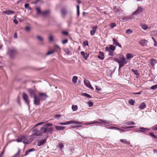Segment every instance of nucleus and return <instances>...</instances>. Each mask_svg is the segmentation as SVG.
Masks as SVG:
<instances>
[{
    "label": "nucleus",
    "mask_w": 157,
    "mask_h": 157,
    "mask_svg": "<svg viewBox=\"0 0 157 157\" xmlns=\"http://www.w3.org/2000/svg\"><path fill=\"white\" fill-rule=\"evenodd\" d=\"M113 59L119 64V68L122 67L128 62V61L125 60V58L123 56H121L119 58H115Z\"/></svg>",
    "instance_id": "nucleus-1"
},
{
    "label": "nucleus",
    "mask_w": 157,
    "mask_h": 157,
    "mask_svg": "<svg viewBox=\"0 0 157 157\" xmlns=\"http://www.w3.org/2000/svg\"><path fill=\"white\" fill-rule=\"evenodd\" d=\"M17 52V50L15 48L11 47L8 48L7 54L10 58H13Z\"/></svg>",
    "instance_id": "nucleus-2"
},
{
    "label": "nucleus",
    "mask_w": 157,
    "mask_h": 157,
    "mask_svg": "<svg viewBox=\"0 0 157 157\" xmlns=\"http://www.w3.org/2000/svg\"><path fill=\"white\" fill-rule=\"evenodd\" d=\"M41 134L44 133H52L53 132V129L51 127H47L44 126L41 127L40 129Z\"/></svg>",
    "instance_id": "nucleus-3"
},
{
    "label": "nucleus",
    "mask_w": 157,
    "mask_h": 157,
    "mask_svg": "<svg viewBox=\"0 0 157 157\" xmlns=\"http://www.w3.org/2000/svg\"><path fill=\"white\" fill-rule=\"evenodd\" d=\"M83 124L82 122H78L76 121L71 120L68 121H67L64 123H60L59 124L60 125H66L69 124Z\"/></svg>",
    "instance_id": "nucleus-4"
},
{
    "label": "nucleus",
    "mask_w": 157,
    "mask_h": 157,
    "mask_svg": "<svg viewBox=\"0 0 157 157\" xmlns=\"http://www.w3.org/2000/svg\"><path fill=\"white\" fill-rule=\"evenodd\" d=\"M23 98L24 100L25 101L27 104L29 108V102L30 101L29 99L28 95L25 93H24L23 94Z\"/></svg>",
    "instance_id": "nucleus-5"
},
{
    "label": "nucleus",
    "mask_w": 157,
    "mask_h": 157,
    "mask_svg": "<svg viewBox=\"0 0 157 157\" xmlns=\"http://www.w3.org/2000/svg\"><path fill=\"white\" fill-rule=\"evenodd\" d=\"M39 97L40 101H44L48 97L47 95L44 93H40L38 94Z\"/></svg>",
    "instance_id": "nucleus-6"
},
{
    "label": "nucleus",
    "mask_w": 157,
    "mask_h": 157,
    "mask_svg": "<svg viewBox=\"0 0 157 157\" xmlns=\"http://www.w3.org/2000/svg\"><path fill=\"white\" fill-rule=\"evenodd\" d=\"M143 8L142 7L138 6L136 10L133 13L132 15H138L143 11Z\"/></svg>",
    "instance_id": "nucleus-7"
},
{
    "label": "nucleus",
    "mask_w": 157,
    "mask_h": 157,
    "mask_svg": "<svg viewBox=\"0 0 157 157\" xmlns=\"http://www.w3.org/2000/svg\"><path fill=\"white\" fill-rule=\"evenodd\" d=\"M34 99V104L36 105H39L40 104V100L39 97L35 96Z\"/></svg>",
    "instance_id": "nucleus-8"
},
{
    "label": "nucleus",
    "mask_w": 157,
    "mask_h": 157,
    "mask_svg": "<svg viewBox=\"0 0 157 157\" xmlns=\"http://www.w3.org/2000/svg\"><path fill=\"white\" fill-rule=\"evenodd\" d=\"M32 135L36 136H40L42 135L40 131L38 130L37 129H35L32 131Z\"/></svg>",
    "instance_id": "nucleus-9"
},
{
    "label": "nucleus",
    "mask_w": 157,
    "mask_h": 157,
    "mask_svg": "<svg viewBox=\"0 0 157 157\" xmlns=\"http://www.w3.org/2000/svg\"><path fill=\"white\" fill-rule=\"evenodd\" d=\"M28 91L31 98H34L35 96H36L35 91L33 89H29L28 90Z\"/></svg>",
    "instance_id": "nucleus-10"
},
{
    "label": "nucleus",
    "mask_w": 157,
    "mask_h": 157,
    "mask_svg": "<svg viewBox=\"0 0 157 157\" xmlns=\"http://www.w3.org/2000/svg\"><path fill=\"white\" fill-rule=\"evenodd\" d=\"M132 18L131 16H128L126 17H121V19L122 21L125 22L127 21L128 20H130Z\"/></svg>",
    "instance_id": "nucleus-11"
},
{
    "label": "nucleus",
    "mask_w": 157,
    "mask_h": 157,
    "mask_svg": "<svg viewBox=\"0 0 157 157\" xmlns=\"http://www.w3.org/2000/svg\"><path fill=\"white\" fill-rule=\"evenodd\" d=\"M140 129L138 130L137 132H142L144 134H145L146 132V130H149L148 129L145 128L143 127H140L139 128Z\"/></svg>",
    "instance_id": "nucleus-12"
},
{
    "label": "nucleus",
    "mask_w": 157,
    "mask_h": 157,
    "mask_svg": "<svg viewBox=\"0 0 157 157\" xmlns=\"http://www.w3.org/2000/svg\"><path fill=\"white\" fill-rule=\"evenodd\" d=\"M115 49L116 48L114 46L110 45L109 47H106L105 48V50L106 51L110 52V51H114L115 50Z\"/></svg>",
    "instance_id": "nucleus-13"
},
{
    "label": "nucleus",
    "mask_w": 157,
    "mask_h": 157,
    "mask_svg": "<svg viewBox=\"0 0 157 157\" xmlns=\"http://www.w3.org/2000/svg\"><path fill=\"white\" fill-rule=\"evenodd\" d=\"M138 42L143 46H147L148 41L146 40H140Z\"/></svg>",
    "instance_id": "nucleus-14"
},
{
    "label": "nucleus",
    "mask_w": 157,
    "mask_h": 157,
    "mask_svg": "<svg viewBox=\"0 0 157 157\" xmlns=\"http://www.w3.org/2000/svg\"><path fill=\"white\" fill-rule=\"evenodd\" d=\"M50 10H47L44 11H42L41 15L43 17H46L49 15L50 14Z\"/></svg>",
    "instance_id": "nucleus-15"
},
{
    "label": "nucleus",
    "mask_w": 157,
    "mask_h": 157,
    "mask_svg": "<svg viewBox=\"0 0 157 157\" xmlns=\"http://www.w3.org/2000/svg\"><path fill=\"white\" fill-rule=\"evenodd\" d=\"M24 136H21V138L17 139L16 140L18 142H22L24 144H28L29 143L28 142V141L26 140H25L24 141L22 140V139H24Z\"/></svg>",
    "instance_id": "nucleus-16"
},
{
    "label": "nucleus",
    "mask_w": 157,
    "mask_h": 157,
    "mask_svg": "<svg viewBox=\"0 0 157 157\" xmlns=\"http://www.w3.org/2000/svg\"><path fill=\"white\" fill-rule=\"evenodd\" d=\"M98 26L97 25H95L93 27L92 30L90 31V34L92 35H93L94 34Z\"/></svg>",
    "instance_id": "nucleus-17"
},
{
    "label": "nucleus",
    "mask_w": 157,
    "mask_h": 157,
    "mask_svg": "<svg viewBox=\"0 0 157 157\" xmlns=\"http://www.w3.org/2000/svg\"><path fill=\"white\" fill-rule=\"evenodd\" d=\"M3 13H4L5 14H6L7 15H10L12 14H13L14 13V12L12 10H5L3 12Z\"/></svg>",
    "instance_id": "nucleus-18"
},
{
    "label": "nucleus",
    "mask_w": 157,
    "mask_h": 157,
    "mask_svg": "<svg viewBox=\"0 0 157 157\" xmlns=\"http://www.w3.org/2000/svg\"><path fill=\"white\" fill-rule=\"evenodd\" d=\"M46 141L47 140L46 138H45L44 139H42L39 141V142L37 144V145L39 147L40 146L44 144L45 143Z\"/></svg>",
    "instance_id": "nucleus-19"
},
{
    "label": "nucleus",
    "mask_w": 157,
    "mask_h": 157,
    "mask_svg": "<svg viewBox=\"0 0 157 157\" xmlns=\"http://www.w3.org/2000/svg\"><path fill=\"white\" fill-rule=\"evenodd\" d=\"M81 54L84 58V59L86 60L88 57L89 56V54H87L85 53L84 52L82 51L81 52Z\"/></svg>",
    "instance_id": "nucleus-20"
},
{
    "label": "nucleus",
    "mask_w": 157,
    "mask_h": 157,
    "mask_svg": "<svg viewBox=\"0 0 157 157\" xmlns=\"http://www.w3.org/2000/svg\"><path fill=\"white\" fill-rule=\"evenodd\" d=\"M61 13L62 14V16L63 17H64L65 15L67 13V11L65 8H63L61 10Z\"/></svg>",
    "instance_id": "nucleus-21"
},
{
    "label": "nucleus",
    "mask_w": 157,
    "mask_h": 157,
    "mask_svg": "<svg viewBox=\"0 0 157 157\" xmlns=\"http://www.w3.org/2000/svg\"><path fill=\"white\" fill-rule=\"evenodd\" d=\"M99 53V55L98 56V58L100 59L103 60L104 58V53L101 52Z\"/></svg>",
    "instance_id": "nucleus-22"
},
{
    "label": "nucleus",
    "mask_w": 157,
    "mask_h": 157,
    "mask_svg": "<svg viewBox=\"0 0 157 157\" xmlns=\"http://www.w3.org/2000/svg\"><path fill=\"white\" fill-rule=\"evenodd\" d=\"M146 107V105L144 103H141L139 106V108L140 109H143Z\"/></svg>",
    "instance_id": "nucleus-23"
},
{
    "label": "nucleus",
    "mask_w": 157,
    "mask_h": 157,
    "mask_svg": "<svg viewBox=\"0 0 157 157\" xmlns=\"http://www.w3.org/2000/svg\"><path fill=\"white\" fill-rule=\"evenodd\" d=\"M117 40H113V44L115 46H117L121 48L122 46L117 41Z\"/></svg>",
    "instance_id": "nucleus-24"
},
{
    "label": "nucleus",
    "mask_w": 157,
    "mask_h": 157,
    "mask_svg": "<svg viewBox=\"0 0 157 157\" xmlns=\"http://www.w3.org/2000/svg\"><path fill=\"white\" fill-rule=\"evenodd\" d=\"M112 122L110 121L105 120L104 125H105L106 126H110Z\"/></svg>",
    "instance_id": "nucleus-25"
},
{
    "label": "nucleus",
    "mask_w": 157,
    "mask_h": 157,
    "mask_svg": "<svg viewBox=\"0 0 157 157\" xmlns=\"http://www.w3.org/2000/svg\"><path fill=\"white\" fill-rule=\"evenodd\" d=\"M65 127L63 126H55V128L58 131H60V130H63Z\"/></svg>",
    "instance_id": "nucleus-26"
},
{
    "label": "nucleus",
    "mask_w": 157,
    "mask_h": 157,
    "mask_svg": "<svg viewBox=\"0 0 157 157\" xmlns=\"http://www.w3.org/2000/svg\"><path fill=\"white\" fill-rule=\"evenodd\" d=\"M133 57V55L130 53H128L126 55V57L127 59L128 60L130 59L131 58Z\"/></svg>",
    "instance_id": "nucleus-27"
},
{
    "label": "nucleus",
    "mask_w": 157,
    "mask_h": 157,
    "mask_svg": "<svg viewBox=\"0 0 157 157\" xmlns=\"http://www.w3.org/2000/svg\"><path fill=\"white\" fill-rule=\"evenodd\" d=\"M64 147V145H63V144L62 143H59L58 145V148L60 149V150H61L63 149Z\"/></svg>",
    "instance_id": "nucleus-28"
},
{
    "label": "nucleus",
    "mask_w": 157,
    "mask_h": 157,
    "mask_svg": "<svg viewBox=\"0 0 157 157\" xmlns=\"http://www.w3.org/2000/svg\"><path fill=\"white\" fill-rule=\"evenodd\" d=\"M156 61L155 59H152L151 60V64L152 66H154L156 63Z\"/></svg>",
    "instance_id": "nucleus-29"
},
{
    "label": "nucleus",
    "mask_w": 157,
    "mask_h": 157,
    "mask_svg": "<svg viewBox=\"0 0 157 157\" xmlns=\"http://www.w3.org/2000/svg\"><path fill=\"white\" fill-rule=\"evenodd\" d=\"M125 124L129 125L131 124L135 125V123L134 122L132 121H128L125 123Z\"/></svg>",
    "instance_id": "nucleus-30"
},
{
    "label": "nucleus",
    "mask_w": 157,
    "mask_h": 157,
    "mask_svg": "<svg viewBox=\"0 0 157 157\" xmlns=\"http://www.w3.org/2000/svg\"><path fill=\"white\" fill-rule=\"evenodd\" d=\"M120 141L124 144H129V143L125 139H121L120 140Z\"/></svg>",
    "instance_id": "nucleus-31"
},
{
    "label": "nucleus",
    "mask_w": 157,
    "mask_h": 157,
    "mask_svg": "<svg viewBox=\"0 0 157 157\" xmlns=\"http://www.w3.org/2000/svg\"><path fill=\"white\" fill-rule=\"evenodd\" d=\"M36 9L37 11V14H40L41 15L42 11H41L39 7H36Z\"/></svg>",
    "instance_id": "nucleus-32"
},
{
    "label": "nucleus",
    "mask_w": 157,
    "mask_h": 157,
    "mask_svg": "<svg viewBox=\"0 0 157 157\" xmlns=\"http://www.w3.org/2000/svg\"><path fill=\"white\" fill-rule=\"evenodd\" d=\"M78 77L77 76H74L72 78V81L74 83H76L77 82Z\"/></svg>",
    "instance_id": "nucleus-33"
},
{
    "label": "nucleus",
    "mask_w": 157,
    "mask_h": 157,
    "mask_svg": "<svg viewBox=\"0 0 157 157\" xmlns=\"http://www.w3.org/2000/svg\"><path fill=\"white\" fill-rule=\"evenodd\" d=\"M84 83L85 86L88 87H89V86H90L91 85L90 82L88 80L84 81Z\"/></svg>",
    "instance_id": "nucleus-34"
},
{
    "label": "nucleus",
    "mask_w": 157,
    "mask_h": 157,
    "mask_svg": "<svg viewBox=\"0 0 157 157\" xmlns=\"http://www.w3.org/2000/svg\"><path fill=\"white\" fill-rule=\"evenodd\" d=\"M20 152H21V150H20V149H18L17 152L14 155L15 157H19Z\"/></svg>",
    "instance_id": "nucleus-35"
},
{
    "label": "nucleus",
    "mask_w": 157,
    "mask_h": 157,
    "mask_svg": "<svg viewBox=\"0 0 157 157\" xmlns=\"http://www.w3.org/2000/svg\"><path fill=\"white\" fill-rule=\"evenodd\" d=\"M135 102V101L132 99H130L128 101L129 104L132 105H133Z\"/></svg>",
    "instance_id": "nucleus-36"
},
{
    "label": "nucleus",
    "mask_w": 157,
    "mask_h": 157,
    "mask_svg": "<svg viewBox=\"0 0 157 157\" xmlns=\"http://www.w3.org/2000/svg\"><path fill=\"white\" fill-rule=\"evenodd\" d=\"M82 95L86 97L89 98H91L92 96L87 93H84L82 94Z\"/></svg>",
    "instance_id": "nucleus-37"
},
{
    "label": "nucleus",
    "mask_w": 157,
    "mask_h": 157,
    "mask_svg": "<svg viewBox=\"0 0 157 157\" xmlns=\"http://www.w3.org/2000/svg\"><path fill=\"white\" fill-rule=\"evenodd\" d=\"M72 109L74 111H76L78 109L77 106V105H72Z\"/></svg>",
    "instance_id": "nucleus-38"
},
{
    "label": "nucleus",
    "mask_w": 157,
    "mask_h": 157,
    "mask_svg": "<svg viewBox=\"0 0 157 157\" xmlns=\"http://www.w3.org/2000/svg\"><path fill=\"white\" fill-rule=\"evenodd\" d=\"M142 28L144 30H146L147 29V26L146 24L143 25L141 26Z\"/></svg>",
    "instance_id": "nucleus-39"
},
{
    "label": "nucleus",
    "mask_w": 157,
    "mask_h": 157,
    "mask_svg": "<svg viewBox=\"0 0 157 157\" xmlns=\"http://www.w3.org/2000/svg\"><path fill=\"white\" fill-rule=\"evenodd\" d=\"M124 127H121L120 128V132L121 133L122 132H125L126 131L124 129Z\"/></svg>",
    "instance_id": "nucleus-40"
},
{
    "label": "nucleus",
    "mask_w": 157,
    "mask_h": 157,
    "mask_svg": "<svg viewBox=\"0 0 157 157\" xmlns=\"http://www.w3.org/2000/svg\"><path fill=\"white\" fill-rule=\"evenodd\" d=\"M77 15L78 16L79 15L80 12H79V5H77Z\"/></svg>",
    "instance_id": "nucleus-41"
},
{
    "label": "nucleus",
    "mask_w": 157,
    "mask_h": 157,
    "mask_svg": "<svg viewBox=\"0 0 157 157\" xmlns=\"http://www.w3.org/2000/svg\"><path fill=\"white\" fill-rule=\"evenodd\" d=\"M132 71L134 73V74L136 75H139V73H138V71L136 70H133V69H132Z\"/></svg>",
    "instance_id": "nucleus-42"
},
{
    "label": "nucleus",
    "mask_w": 157,
    "mask_h": 157,
    "mask_svg": "<svg viewBox=\"0 0 157 157\" xmlns=\"http://www.w3.org/2000/svg\"><path fill=\"white\" fill-rule=\"evenodd\" d=\"M98 121L99 122V124L104 125L105 120L101 119H99Z\"/></svg>",
    "instance_id": "nucleus-43"
},
{
    "label": "nucleus",
    "mask_w": 157,
    "mask_h": 157,
    "mask_svg": "<svg viewBox=\"0 0 157 157\" xmlns=\"http://www.w3.org/2000/svg\"><path fill=\"white\" fill-rule=\"evenodd\" d=\"M94 123H98V124H99V122L98 121H95L94 122H91V123H88L85 124V125L91 124H94Z\"/></svg>",
    "instance_id": "nucleus-44"
},
{
    "label": "nucleus",
    "mask_w": 157,
    "mask_h": 157,
    "mask_svg": "<svg viewBox=\"0 0 157 157\" xmlns=\"http://www.w3.org/2000/svg\"><path fill=\"white\" fill-rule=\"evenodd\" d=\"M116 26V24L115 23H111L110 25V27L111 28H113Z\"/></svg>",
    "instance_id": "nucleus-45"
},
{
    "label": "nucleus",
    "mask_w": 157,
    "mask_h": 157,
    "mask_svg": "<svg viewBox=\"0 0 157 157\" xmlns=\"http://www.w3.org/2000/svg\"><path fill=\"white\" fill-rule=\"evenodd\" d=\"M149 134L151 136H152L154 138H156L157 137L154 134V133L153 132H150L149 133Z\"/></svg>",
    "instance_id": "nucleus-46"
},
{
    "label": "nucleus",
    "mask_w": 157,
    "mask_h": 157,
    "mask_svg": "<svg viewBox=\"0 0 157 157\" xmlns=\"http://www.w3.org/2000/svg\"><path fill=\"white\" fill-rule=\"evenodd\" d=\"M53 125V124L51 123H47L46 124H44V126L46 127H50L52 126Z\"/></svg>",
    "instance_id": "nucleus-47"
},
{
    "label": "nucleus",
    "mask_w": 157,
    "mask_h": 157,
    "mask_svg": "<svg viewBox=\"0 0 157 157\" xmlns=\"http://www.w3.org/2000/svg\"><path fill=\"white\" fill-rule=\"evenodd\" d=\"M157 88V85L153 86L151 87L150 89L152 90H154Z\"/></svg>",
    "instance_id": "nucleus-48"
},
{
    "label": "nucleus",
    "mask_w": 157,
    "mask_h": 157,
    "mask_svg": "<svg viewBox=\"0 0 157 157\" xmlns=\"http://www.w3.org/2000/svg\"><path fill=\"white\" fill-rule=\"evenodd\" d=\"M61 117V115L60 114H56L54 115V118L56 119H59Z\"/></svg>",
    "instance_id": "nucleus-49"
},
{
    "label": "nucleus",
    "mask_w": 157,
    "mask_h": 157,
    "mask_svg": "<svg viewBox=\"0 0 157 157\" xmlns=\"http://www.w3.org/2000/svg\"><path fill=\"white\" fill-rule=\"evenodd\" d=\"M132 32V30L130 29L126 30V33L127 34H130Z\"/></svg>",
    "instance_id": "nucleus-50"
},
{
    "label": "nucleus",
    "mask_w": 157,
    "mask_h": 157,
    "mask_svg": "<svg viewBox=\"0 0 157 157\" xmlns=\"http://www.w3.org/2000/svg\"><path fill=\"white\" fill-rule=\"evenodd\" d=\"M151 34L155 36H157V31H154L151 33Z\"/></svg>",
    "instance_id": "nucleus-51"
},
{
    "label": "nucleus",
    "mask_w": 157,
    "mask_h": 157,
    "mask_svg": "<svg viewBox=\"0 0 157 157\" xmlns=\"http://www.w3.org/2000/svg\"><path fill=\"white\" fill-rule=\"evenodd\" d=\"M55 51L54 50H53V51H48L46 53V55H50L51 54H53L55 52Z\"/></svg>",
    "instance_id": "nucleus-52"
},
{
    "label": "nucleus",
    "mask_w": 157,
    "mask_h": 157,
    "mask_svg": "<svg viewBox=\"0 0 157 157\" xmlns=\"http://www.w3.org/2000/svg\"><path fill=\"white\" fill-rule=\"evenodd\" d=\"M62 33L64 35L67 36L68 35V33L67 31H63L62 32Z\"/></svg>",
    "instance_id": "nucleus-53"
},
{
    "label": "nucleus",
    "mask_w": 157,
    "mask_h": 157,
    "mask_svg": "<svg viewBox=\"0 0 157 157\" xmlns=\"http://www.w3.org/2000/svg\"><path fill=\"white\" fill-rule=\"evenodd\" d=\"M81 125H74L72 126L71 127L73 128H76L77 129H78V128L81 127Z\"/></svg>",
    "instance_id": "nucleus-54"
},
{
    "label": "nucleus",
    "mask_w": 157,
    "mask_h": 157,
    "mask_svg": "<svg viewBox=\"0 0 157 157\" xmlns=\"http://www.w3.org/2000/svg\"><path fill=\"white\" fill-rule=\"evenodd\" d=\"M83 44L84 46H88V42L87 41H84Z\"/></svg>",
    "instance_id": "nucleus-55"
},
{
    "label": "nucleus",
    "mask_w": 157,
    "mask_h": 157,
    "mask_svg": "<svg viewBox=\"0 0 157 157\" xmlns=\"http://www.w3.org/2000/svg\"><path fill=\"white\" fill-rule=\"evenodd\" d=\"M30 27L29 26H26L25 28V30L26 32H29L30 31Z\"/></svg>",
    "instance_id": "nucleus-56"
},
{
    "label": "nucleus",
    "mask_w": 157,
    "mask_h": 157,
    "mask_svg": "<svg viewBox=\"0 0 157 157\" xmlns=\"http://www.w3.org/2000/svg\"><path fill=\"white\" fill-rule=\"evenodd\" d=\"M55 50H57L58 51L59 50H60V48L57 45H55Z\"/></svg>",
    "instance_id": "nucleus-57"
},
{
    "label": "nucleus",
    "mask_w": 157,
    "mask_h": 157,
    "mask_svg": "<svg viewBox=\"0 0 157 157\" xmlns=\"http://www.w3.org/2000/svg\"><path fill=\"white\" fill-rule=\"evenodd\" d=\"M44 122H39V123H38L36 124H35V126L36 127L38 125H40L41 124H44Z\"/></svg>",
    "instance_id": "nucleus-58"
},
{
    "label": "nucleus",
    "mask_w": 157,
    "mask_h": 157,
    "mask_svg": "<svg viewBox=\"0 0 157 157\" xmlns=\"http://www.w3.org/2000/svg\"><path fill=\"white\" fill-rule=\"evenodd\" d=\"M95 87L96 90L98 91H100L101 90V88H99V87H98L97 86H95Z\"/></svg>",
    "instance_id": "nucleus-59"
},
{
    "label": "nucleus",
    "mask_w": 157,
    "mask_h": 157,
    "mask_svg": "<svg viewBox=\"0 0 157 157\" xmlns=\"http://www.w3.org/2000/svg\"><path fill=\"white\" fill-rule=\"evenodd\" d=\"M88 104L89 107H91L93 105V103L90 101H88Z\"/></svg>",
    "instance_id": "nucleus-60"
},
{
    "label": "nucleus",
    "mask_w": 157,
    "mask_h": 157,
    "mask_svg": "<svg viewBox=\"0 0 157 157\" xmlns=\"http://www.w3.org/2000/svg\"><path fill=\"white\" fill-rule=\"evenodd\" d=\"M113 51H110V52H109V53L108 54V55L109 56H114V54H113Z\"/></svg>",
    "instance_id": "nucleus-61"
},
{
    "label": "nucleus",
    "mask_w": 157,
    "mask_h": 157,
    "mask_svg": "<svg viewBox=\"0 0 157 157\" xmlns=\"http://www.w3.org/2000/svg\"><path fill=\"white\" fill-rule=\"evenodd\" d=\"M36 37H37V38L38 39L41 40V39H43V38L40 35L37 36Z\"/></svg>",
    "instance_id": "nucleus-62"
},
{
    "label": "nucleus",
    "mask_w": 157,
    "mask_h": 157,
    "mask_svg": "<svg viewBox=\"0 0 157 157\" xmlns=\"http://www.w3.org/2000/svg\"><path fill=\"white\" fill-rule=\"evenodd\" d=\"M65 52L67 54H68L70 53V51L68 49H65Z\"/></svg>",
    "instance_id": "nucleus-63"
},
{
    "label": "nucleus",
    "mask_w": 157,
    "mask_h": 157,
    "mask_svg": "<svg viewBox=\"0 0 157 157\" xmlns=\"http://www.w3.org/2000/svg\"><path fill=\"white\" fill-rule=\"evenodd\" d=\"M152 129L154 130H157V126H153L152 127Z\"/></svg>",
    "instance_id": "nucleus-64"
}]
</instances>
